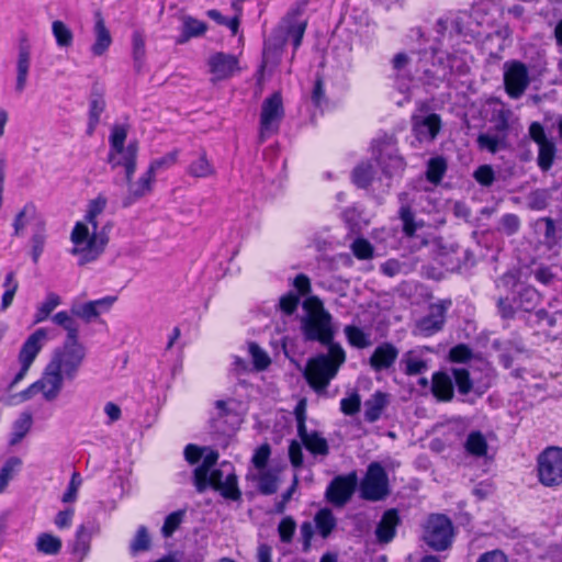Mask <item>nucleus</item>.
Masks as SVG:
<instances>
[{
    "label": "nucleus",
    "instance_id": "f257e3e1",
    "mask_svg": "<svg viewBox=\"0 0 562 562\" xmlns=\"http://www.w3.org/2000/svg\"><path fill=\"white\" fill-rule=\"evenodd\" d=\"M446 44L422 49L419 66L415 69L416 81L423 85L439 87L440 83L450 81L452 76H465L470 71L469 56L465 50L443 49Z\"/></svg>",
    "mask_w": 562,
    "mask_h": 562
},
{
    "label": "nucleus",
    "instance_id": "f03ea898",
    "mask_svg": "<svg viewBox=\"0 0 562 562\" xmlns=\"http://www.w3.org/2000/svg\"><path fill=\"white\" fill-rule=\"evenodd\" d=\"M493 13L479 14L473 7L468 10H450L440 16L435 24V42L440 45L453 48L457 38L462 37L465 42L481 37H488L494 29L492 25Z\"/></svg>",
    "mask_w": 562,
    "mask_h": 562
},
{
    "label": "nucleus",
    "instance_id": "7ed1b4c3",
    "mask_svg": "<svg viewBox=\"0 0 562 562\" xmlns=\"http://www.w3.org/2000/svg\"><path fill=\"white\" fill-rule=\"evenodd\" d=\"M304 314L300 329L305 341H317L323 346H340L334 341L336 328L331 314L317 296H310L302 303Z\"/></svg>",
    "mask_w": 562,
    "mask_h": 562
},
{
    "label": "nucleus",
    "instance_id": "20e7f679",
    "mask_svg": "<svg viewBox=\"0 0 562 562\" xmlns=\"http://www.w3.org/2000/svg\"><path fill=\"white\" fill-rule=\"evenodd\" d=\"M327 349L328 353H318L308 359L303 371L306 382L317 394L326 393L339 367L346 361V352L341 346H330Z\"/></svg>",
    "mask_w": 562,
    "mask_h": 562
},
{
    "label": "nucleus",
    "instance_id": "39448f33",
    "mask_svg": "<svg viewBox=\"0 0 562 562\" xmlns=\"http://www.w3.org/2000/svg\"><path fill=\"white\" fill-rule=\"evenodd\" d=\"M87 358V352L55 348L45 366L43 373L48 384L59 395L65 383L74 382L81 370Z\"/></svg>",
    "mask_w": 562,
    "mask_h": 562
},
{
    "label": "nucleus",
    "instance_id": "423d86ee",
    "mask_svg": "<svg viewBox=\"0 0 562 562\" xmlns=\"http://www.w3.org/2000/svg\"><path fill=\"white\" fill-rule=\"evenodd\" d=\"M496 288L513 295V302L518 311L530 313L541 301V295L537 289L521 283L519 272L515 270H509L501 276L496 281Z\"/></svg>",
    "mask_w": 562,
    "mask_h": 562
},
{
    "label": "nucleus",
    "instance_id": "0eeeda50",
    "mask_svg": "<svg viewBox=\"0 0 562 562\" xmlns=\"http://www.w3.org/2000/svg\"><path fill=\"white\" fill-rule=\"evenodd\" d=\"M453 525L443 514H431L423 528V540L434 551H445L453 541Z\"/></svg>",
    "mask_w": 562,
    "mask_h": 562
},
{
    "label": "nucleus",
    "instance_id": "6e6552de",
    "mask_svg": "<svg viewBox=\"0 0 562 562\" xmlns=\"http://www.w3.org/2000/svg\"><path fill=\"white\" fill-rule=\"evenodd\" d=\"M374 151L376 153V162L382 173L389 179L386 187L390 188V180L400 177L405 169L404 159L397 154L395 139L392 136H384L374 142Z\"/></svg>",
    "mask_w": 562,
    "mask_h": 562
},
{
    "label": "nucleus",
    "instance_id": "1a4fd4ad",
    "mask_svg": "<svg viewBox=\"0 0 562 562\" xmlns=\"http://www.w3.org/2000/svg\"><path fill=\"white\" fill-rule=\"evenodd\" d=\"M359 490L361 498L370 502L382 501L389 496V476L381 463L371 462L369 464Z\"/></svg>",
    "mask_w": 562,
    "mask_h": 562
},
{
    "label": "nucleus",
    "instance_id": "9d476101",
    "mask_svg": "<svg viewBox=\"0 0 562 562\" xmlns=\"http://www.w3.org/2000/svg\"><path fill=\"white\" fill-rule=\"evenodd\" d=\"M284 117V108L280 92H273L266 98L261 104L259 140L263 143L267 138L277 134Z\"/></svg>",
    "mask_w": 562,
    "mask_h": 562
},
{
    "label": "nucleus",
    "instance_id": "9b49d317",
    "mask_svg": "<svg viewBox=\"0 0 562 562\" xmlns=\"http://www.w3.org/2000/svg\"><path fill=\"white\" fill-rule=\"evenodd\" d=\"M539 482L548 487L562 484V448L548 447L537 459Z\"/></svg>",
    "mask_w": 562,
    "mask_h": 562
},
{
    "label": "nucleus",
    "instance_id": "f8f14e48",
    "mask_svg": "<svg viewBox=\"0 0 562 562\" xmlns=\"http://www.w3.org/2000/svg\"><path fill=\"white\" fill-rule=\"evenodd\" d=\"M504 88L513 100L520 99L530 85L529 69L526 64L510 59L503 65Z\"/></svg>",
    "mask_w": 562,
    "mask_h": 562
},
{
    "label": "nucleus",
    "instance_id": "ddd939ff",
    "mask_svg": "<svg viewBox=\"0 0 562 562\" xmlns=\"http://www.w3.org/2000/svg\"><path fill=\"white\" fill-rule=\"evenodd\" d=\"M528 133L530 138L538 145L537 165L542 172L549 171L557 157L555 142L547 136L544 127L539 122H532L529 125Z\"/></svg>",
    "mask_w": 562,
    "mask_h": 562
},
{
    "label": "nucleus",
    "instance_id": "4468645a",
    "mask_svg": "<svg viewBox=\"0 0 562 562\" xmlns=\"http://www.w3.org/2000/svg\"><path fill=\"white\" fill-rule=\"evenodd\" d=\"M452 306L450 299L440 300L428 307V313L416 322V330L425 337L440 331L445 324L448 310Z\"/></svg>",
    "mask_w": 562,
    "mask_h": 562
},
{
    "label": "nucleus",
    "instance_id": "2eb2a0df",
    "mask_svg": "<svg viewBox=\"0 0 562 562\" xmlns=\"http://www.w3.org/2000/svg\"><path fill=\"white\" fill-rule=\"evenodd\" d=\"M356 487L357 474L355 472L346 475H337L330 481L326 488V499L330 504L341 507L350 501Z\"/></svg>",
    "mask_w": 562,
    "mask_h": 562
},
{
    "label": "nucleus",
    "instance_id": "dca6fc26",
    "mask_svg": "<svg viewBox=\"0 0 562 562\" xmlns=\"http://www.w3.org/2000/svg\"><path fill=\"white\" fill-rule=\"evenodd\" d=\"M207 66L212 82L226 80L239 70L238 58L223 52L212 54L207 59Z\"/></svg>",
    "mask_w": 562,
    "mask_h": 562
},
{
    "label": "nucleus",
    "instance_id": "f3484780",
    "mask_svg": "<svg viewBox=\"0 0 562 562\" xmlns=\"http://www.w3.org/2000/svg\"><path fill=\"white\" fill-rule=\"evenodd\" d=\"M441 128L440 116L436 113L413 115L412 132L419 144L434 142Z\"/></svg>",
    "mask_w": 562,
    "mask_h": 562
},
{
    "label": "nucleus",
    "instance_id": "a211bd4d",
    "mask_svg": "<svg viewBox=\"0 0 562 562\" xmlns=\"http://www.w3.org/2000/svg\"><path fill=\"white\" fill-rule=\"evenodd\" d=\"M420 56L422 49L418 52L412 50L409 54L405 52L395 54L391 65L396 77L409 82L416 80L415 69L419 66Z\"/></svg>",
    "mask_w": 562,
    "mask_h": 562
},
{
    "label": "nucleus",
    "instance_id": "6ab92c4d",
    "mask_svg": "<svg viewBox=\"0 0 562 562\" xmlns=\"http://www.w3.org/2000/svg\"><path fill=\"white\" fill-rule=\"evenodd\" d=\"M138 153L137 142H130L122 151H109L108 161L112 169L123 167L125 170V180L130 182L136 170V159Z\"/></svg>",
    "mask_w": 562,
    "mask_h": 562
},
{
    "label": "nucleus",
    "instance_id": "aec40b11",
    "mask_svg": "<svg viewBox=\"0 0 562 562\" xmlns=\"http://www.w3.org/2000/svg\"><path fill=\"white\" fill-rule=\"evenodd\" d=\"M47 329L37 328L21 346L18 355L19 363L32 366L47 340Z\"/></svg>",
    "mask_w": 562,
    "mask_h": 562
},
{
    "label": "nucleus",
    "instance_id": "412c9836",
    "mask_svg": "<svg viewBox=\"0 0 562 562\" xmlns=\"http://www.w3.org/2000/svg\"><path fill=\"white\" fill-rule=\"evenodd\" d=\"M398 357V349L391 342H381L369 358V363L375 372L390 369Z\"/></svg>",
    "mask_w": 562,
    "mask_h": 562
},
{
    "label": "nucleus",
    "instance_id": "4be33fe9",
    "mask_svg": "<svg viewBox=\"0 0 562 562\" xmlns=\"http://www.w3.org/2000/svg\"><path fill=\"white\" fill-rule=\"evenodd\" d=\"M31 66V45L24 36L20 40L18 60H16V82L15 90L18 92L24 91L27 82V76Z\"/></svg>",
    "mask_w": 562,
    "mask_h": 562
},
{
    "label": "nucleus",
    "instance_id": "5701e85b",
    "mask_svg": "<svg viewBox=\"0 0 562 562\" xmlns=\"http://www.w3.org/2000/svg\"><path fill=\"white\" fill-rule=\"evenodd\" d=\"M93 33L94 43L91 46V53L93 56L100 57L108 52L112 44V36L105 26L104 19L100 11L94 13Z\"/></svg>",
    "mask_w": 562,
    "mask_h": 562
},
{
    "label": "nucleus",
    "instance_id": "b1692460",
    "mask_svg": "<svg viewBox=\"0 0 562 562\" xmlns=\"http://www.w3.org/2000/svg\"><path fill=\"white\" fill-rule=\"evenodd\" d=\"M400 522L401 518L396 509L391 508L385 510L375 528V537L378 542H391L396 535V528Z\"/></svg>",
    "mask_w": 562,
    "mask_h": 562
},
{
    "label": "nucleus",
    "instance_id": "393cba45",
    "mask_svg": "<svg viewBox=\"0 0 562 562\" xmlns=\"http://www.w3.org/2000/svg\"><path fill=\"white\" fill-rule=\"evenodd\" d=\"M431 392L434 396L441 402H450L454 396L452 376L449 370L438 371L432 374Z\"/></svg>",
    "mask_w": 562,
    "mask_h": 562
},
{
    "label": "nucleus",
    "instance_id": "a878e982",
    "mask_svg": "<svg viewBox=\"0 0 562 562\" xmlns=\"http://www.w3.org/2000/svg\"><path fill=\"white\" fill-rule=\"evenodd\" d=\"M115 296H105L99 300L89 301L87 303L81 304L78 307H74L71 310V313L82 318L85 322L89 323L93 318L99 316V308L109 310L115 302Z\"/></svg>",
    "mask_w": 562,
    "mask_h": 562
},
{
    "label": "nucleus",
    "instance_id": "bb28decb",
    "mask_svg": "<svg viewBox=\"0 0 562 562\" xmlns=\"http://www.w3.org/2000/svg\"><path fill=\"white\" fill-rule=\"evenodd\" d=\"M424 349H413L405 352L401 359V366L406 375L414 376L428 370L429 361L423 356Z\"/></svg>",
    "mask_w": 562,
    "mask_h": 562
},
{
    "label": "nucleus",
    "instance_id": "cd10ccee",
    "mask_svg": "<svg viewBox=\"0 0 562 562\" xmlns=\"http://www.w3.org/2000/svg\"><path fill=\"white\" fill-rule=\"evenodd\" d=\"M41 393L43 398L46 402H53L55 401L59 395L55 391L54 387H52L50 384H48V381L45 378V374L42 372L41 378L29 385L26 389L21 391L18 396L22 402L31 400L35 394Z\"/></svg>",
    "mask_w": 562,
    "mask_h": 562
},
{
    "label": "nucleus",
    "instance_id": "c85d7f7f",
    "mask_svg": "<svg viewBox=\"0 0 562 562\" xmlns=\"http://www.w3.org/2000/svg\"><path fill=\"white\" fill-rule=\"evenodd\" d=\"M155 181V175L149 169L139 177L136 182L132 180L126 182L128 186V196L124 200L123 205L128 206L135 200L144 196L151 190V184Z\"/></svg>",
    "mask_w": 562,
    "mask_h": 562
},
{
    "label": "nucleus",
    "instance_id": "c756f323",
    "mask_svg": "<svg viewBox=\"0 0 562 562\" xmlns=\"http://www.w3.org/2000/svg\"><path fill=\"white\" fill-rule=\"evenodd\" d=\"M206 30L207 25L205 22L191 15H186L182 21L181 32L176 38V44L182 45L189 42L192 37H200L205 34Z\"/></svg>",
    "mask_w": 562,
    "mask_h": 562
},
{
    "label": "nucleus",
    "instance_id": "7c9ffc66",
    "mask_svg": "<svg viewBox=\"0 0 562 562\" xmlns=\"http://www.w3.org/2000/svg\"><path fill=\"white\" fill-rule=\"evenodd\" d=\"M463 448L468 456L481 459L487 456L488 443L486 437L480 430H472L468 434Z\"/></svg>",
    "mask_w": 562,
    "mask_h": 562
},
{
    "label": "nucleus",
    "instance_id": "2f4dec72",
    "mask_svg": "<svg viewBox=\"0 0 562 562\" xmlns=\"http://www.w3.org/2000/svg\"><path fill=\"white\" fill-rule=\"evenodd\" d=\"M389 404V396L386 393L376 391L364 402V419L368 423H374L380 419L384 408Z\"/></svg>",
    "mask_w": 562,
    "mask_h": 562
},
{
    "label": "nucleus",
    "instance_id": "473e14b6",
    "mask_svg": "<svg viewBox=\"0 0 562 562\" xmlns=\"http://www.w3.org/2000/svg\"><path fill=\"white\" fill-rule=\"evenodd\" d=\"M314 522L317 533L323 539L329 538L333 531L337 528V518L328 507L321 508L316 512Z\"/></svg>",
    "mask_w": 562,
    "mask_h": 562
},
{
    "label": "nucleus",
    "instance_id": "72a5a7b5",
    "mask_svg": "<svg viewBox=\"0 0 562 562\" xmlns=\"http://www.w3.org/2000/svg\"><path fill=\"white\" fill-rule=\"evenodd\" d=\"M302 445L314 456H327L329 453V447L327 440L321 436L318 431L308 432L305 429L304 435L297 432Z\"/></svg>",
    "mask_w": 562,
    "mask_h": 562
},
{
    "label": "nucleus",
    "instance_id": "f704fd0d",
    "mask_svg": "<svg viewBox=\"0 0 562 562\" xmlns=\"http://www.w3.org/2000/svg\"><path fill=\"white\" fill-rule=\"evenodd\" d=\"M498 108H494L492 111L491 123H493V130L502 135H508L509 121L513 115L512 110L502 101L496 100Z\"/></svg>",
    "mask_w": 562,
    "mask_h": 562
},
{
    "label": "nucleus",
    "instance_id": "c9c22d12",
    "mask_svg": "<svg viewBox=\"0 0 562 562\" xmlns=\"http://www.w3.org/2000/svg\"><path fill=\"white\" fill-rule=\"evenodd\" d=\"M132 57L135 72L140 74L146 60L145 36L142 31L136 30L132 34Z\"/></svg>",
    "mask_w": 562,
    "mask_h": 562
},
{
    "label": "nucleus",
    "instance_id": "e433bc0d",
    "mask_svg": "<svg viewBox=\"0 0 562 562\" xmlns=\"http://www.w3.org/2000/svg\"><path fill=\"white\" fill-rule=\"evenodd\" d=\"M187 173L193 178H207L215 173V168L207 159L205 150H201L196 159L189 164Z\"/></svg>",
    "mask_w": 562,
    "mask_h": 562
},
{
    "label": "nucleus",
    "instance_id": "4c0bfd02",
    "mask_svg": "<svg viewBox=\"0 0 562 562\" xmlns=\"http://www.w3.org/2000/svg\"><path fill=\"white\" fill-rule=\"evenodd\" d=\"M36 550L46 555H57L63 548L60 538L48 532H42L37 536L35 542Z\"/></svg>",
    "mask_w": 562,
    "mask_h": 562
},
{
    "label": "nucleus",
    "instance_id": "58836bf2",
    "mask_svg": "<svg viewBox=\"0 0 562 562\" xmlns=\"http://www.w3.org/2000/svg\"><path fill=\"white\" fill-rule=\"evenodd\" d=\"M448 169V164L446 158L442 156H436L430 158L427 161L426 168V179L430 183L437 186L441 182L443 176L446 175Z\"/></svg>",
    "mask_w": 562,
    "mask_h": 562
},
{
    "label": "nucleus",
    "instance_id": "ea45409f",
    "mask_svg": "<svg viewBox=\"0 0 562 562\" xmlns=\"http://www.w3.org/2000/svg\"><path fill=\"white\" fill-rule=\"evenodd\" d=\"M506 135H502L497 132H495V134L487 132L480 134L476 143L480 149L495 154L506 147Z\"/></svg>",
    "mask_w": 562,
    "mask_h": 562
},
{
    "label": "nucleus",
    "instance_id": "a19ab883",
    "mask_svg": "<svg viewBox=\"0 0 562 562\" xmlns=\"http://www.w3.org/2000/svg\"><path fill=\"white\" fill-rule=\"evenodd\" d=\"M220 492L221 496L225 499L239 502L241 499V492L238 487L237 475L228 473L225 480L215 488Z\"/></svg>",
    "mask_w": 562,
    "mask_h": 562
},
{
    "label": "nucleus",
    "instance_id": "79ce46f5",
    "mask_svg": "<svg viewBox=\"0 0 562 562\" xmlns=\"http://www.w3.org/2000/svg\"><path fill=\"white\" fill-rule=\"evenodd\" d=\"M60 296L54 292L47 293L45 300L37 306L34 314L33 324L43 323L48 318L50 313L60 305Z\"/></svg>",
    "mask_w": 562,
    "mask_h": 562
},
{
    "label": "nucleus",
    "instance_id": "37998d69",
    "mask_svg": "<svg viewBox=\"0 0 562 562\" xmlns=\"http://www.w3.org/2000/svg\"><path fill=\"white\" fill-rule=\"evenodd\" d=\"M449 372L450 376H452L453 387H457L460 395H468L473 389V381L469 370L465 368H451Z\"/></svg>",
    "mask_w": 562,
    "mask_h": 562
},
{
    "label": "nucleus",
    "instance_id": "c03bdc74",
    "mask_svg": "<svg viewBox=\"0 0 562 562\" xmlns=\"http://www.w3.org/2000/svg\"><path fill=\"white\" fill-rule=\"evenodd\" d=\"M347 341L351 347L364 349L371 345L370 334L355 325H347L344 328Z\"/></svg>",
    "mask_w": 562,
    "mask_h": 562
},
{
    "label": "nucleus",
    "instance_id": "a18cd8bd",
    "mask_svg": "<svg viewBox=\"0 0 562 562\" xmlns=\"http://www.w3.org/2000/svg\"><path fill=\"white\" fill-rule=\"evenodd\" d=\"M473 9L481 15L493 13L491 18L493 26H495L497 19L503 13L501 0H474Z\"/></svg>",
    "mask_w": 562,
    "mask_h": 562
},
{
    "label": "nucleus",
    "instance_id": "49530a36",
    "mask_svg": "<svg viewBox=\"0 0 562 562\" xmlns=\"http://www.w3.org/2000/svg\"><path fill=\"white\" fill-rule=\"evenodd\" d=\"M400 220L403 223V233L407 237H413L417 229L423 226V223L415 221V215L412 207L403 204L398 210Z\"/></svg>",
    "mask_w": 562,
    "mask_h": 562
},
{
    "label": "nucleus",
    "instance_id": "de8ad7c7",
    "mask_svg": "<svg viewBox=\"0 0 562 562\" xmlns=\"http://www.w3.org/2000/svg\"><path fill=\"white\" fill-rule=\"evenodd\" d=\"M71 254L79 257V266H85L89 262L97 260L102 252L100 248L92 245V243L88 240L85 245L74 246L71 249Z\"/></svg>",
    "mask_w": 562,
    "mask_h": 562
},
{
    "label": "nucleus",
    "instance_id": "09e8293b",
    "mask_svg": "<svg viewBox=\"0 0 562 562\" xmlns=\"http://www.w3.org/2000/svg\"><path fill=\"white\" fill-rule=\"evenodd\" d=\"M373 173L370 162H361L352 171V181L358 188L367 189L373 180Z\"/></svg>",
    "mask_w": 562,
    "mask_h": 562
},
{
    "label": "nucleus",
    "instance_id": "8fccbe9b",
    "mask_svg": "<svg viewBox=\"0 0 562 562\" xmlns=\"http://www.w3.org/2000/svg\"><path fill=\"white\" fill-rule=\"evenodd\" d=\"M33 418L29 412H23L13 424L11 445L20 442L32 427Z\"/></svg>",
    "mask_w": 562,
    "mask_h": 562
},
{
    "label": "nucleus",
    "instance_id": "3c124183",
    "mask_svg": "<svg viewBox=\"0 0 562 562\" xmlns=\"http://www.w3.org/2000/svg\"><path fill=\"white\" fill-rule=\"evenodd\" d=\"M52 32L56 40L57 46L67 48L72 45L74 34L63 21H54L52 24Z\"/></svg>",
    "mask_w": 562,
    "mask_h": 562
},
{
    "label": "nucleus",
    "instance_id": "603ef678",
    "mask_svg": "<svg viewBox=\"0 0 562 562\" xmlns=\"http://www.w3.org/2000/svg\"><path fill=\"white\" fill-rule=\"evenodd\" d=\"M544 225V232H543V238L544 244L552 248L553 246L558 245L560 239L562 238V235L559 234V231L555 225V221L551 217H541L538 220L537 225Z\"/></svg>",
    "mask_w": 562,
    "mask_h": 562
},
{
    "label": "nucleus",
    "instance_id": "864d4df0",
    "mask_svg": "<svg viewBox=\"0 0 562 562\" xmlns=\"http://www.w3.org/2000/svg\"><path fill=\"white\" fill-rule=\"evenodd\" d=\"M186 509H178L170 513L164 521L161 527V535L164 538H170L175 531L180 527L186 517Z\"/></svg>",
    "mask_w": 562,
    "mask_h": 562
},
{
    "label": "nucleus",
    "instance_id": "5fc2aeb1",
    "mask_svg": "<svg viewBox=\"0 0 562 562\" xmlns=\"http://www.w3.org/2000/svg\"><path fill=\"white\" fill-rule=\"evenodd\" d=\"M106 203L108 200L105 196L98 195L88 204V210L85 218L92 226V228H94V231L98 228L97 217L104 211Z\"/></svg>",
    "mask_w": 562,
    "mask_h": 562
},
{
    "label": "nucleus",
    "instance_id": "6e6d98bb",
    "mask_svg": "<svg viewBox=\"0 0 562 562\" xmlns=\"http://www.w3.org/2000/svg\"><path fill=\"white\" fill-rule=\"evenodd\" d=\"M36 207L33 203H26L15 215L13 221V235L20 236L29 223V218L35 215Z\"/></svg>",
    "mask_w": 562,
    "mask_h": 562
},
{
    "label": "nucleus",
    "instance_id": "4d7b16f0",
    "mask_svg": "<svg viewBox=\"0 0 562 562\" xmlns=\"http://www.w3.org/2000/svg\"><path fill=\"white\" fill-rule=\"evenodd\" d=\"M65 330L67 331L66 339L58 348L87 352V348L79 341V328L77 323H74L71 326L65 328Z\"/></svg>",
    "mask_w": 562,
    "mask_h": 562
},
{
    "label": "nucleus",
    "instance_id": "13d9d810",
    "mask_svg": "<svg viewBox=\"0 0 562 562\" xmlns=\"http://www.w3.org/2000/svg\"><path fill=\"white\" fill-rule=\"evenodd\" d=\"M150 547V537L145 526H139L136 535L130 544V551L132 554H137L142 551H147Z\"/></svg>",
    "mask_w": 562,
    "mask_h": 562
},
{
    "label": "nucleus",
    "instance_id": "bf43d9fd",
    "mask_svg": "<svg viewBox=\"0 0 562 562\" xmlns=\"http://www.w3.org/2000/svg\"><path fill=\"white\" fill-rule=\"evenodd\" d=\"M258 491L262 495H272L278 490V477L271 471H263L258 476Z\"/></svg>",
    "mask_w": 562,
    "mask_h": 562
},
{
    "label": "nucleus",
    "instance_id": "052dcab7",
    "mask_svg": "<svg viewBox=\"0 0 562 562\" xmlns=\"http://www.w3.org/2000/svg\"><path fill=\"white\" fill-rule=\"evenodd\" d=\"M127 127L124 125H114L109 137L110 151H122L126 148Z\"/></svg>",
    "mask_w": 562,
    "mask_h": 562
},
{
    "label": "nucleus",
    "instance_id": "680f3d73",
    "mask_svg": "<svg viewBox=\"0 0 562 562\" xmlns=\"http://www.w3.org/2000/svg\"><path fill=\"white\" fill-rule=\"evenodd\" d=\"M497 311L503 319H513L518 311L516 304L513 302V295L506 292V295H501L496 302Z\"/></svg>",
    "mask_w": 562,
    "mask_h": 562
},
{
    "label": "nucleus",
    "instance_id": "e2e57ef3",
    "mask_svg": "<svg viewBox=\"0 0 562 562\" xmlns=\"http://www.w3.org/2000/svg\"><path fill=\"white\" fill-rule=\"evenodd\" d=\"M105 109V101L103 93L99 92L95 88L92 89L89 101V119L100 121L101 114Z\"/></svg>",
    "mask_w": 562,
    "mask_h": 562
},
{
    "label": "nucleus",
    "instance_id": "0e129e2a",
    "mask_svg": "<svg viewBox=\"0 0 562 562\" xmlns=\"http://www.w3.org/2000/svg\"><path fill=\"white\" fill-rule=\"evenodd\" d=\"M550 194L546 189H537L528 195V206L535 211H542L549 204Z\"/></svg>",
    "mask_w": 562,
    "mask_h": 562
},
{
    "label": "nucleus",
    "instance_id": "69168bd1",
    "mask_svg": "<svg viewBox=\"0 0 562 562\" xmlns=\"http://www.w3.org/2000/svg\"><path fill=\"white\" fill-rule=\"evenodd\" d=\"M296 522L291 516L283 517L278 525V532L281 542L290 543L295 533Z\"/></svg>",
    "mask_w": 562,
    "mask_h": 562
},
{
    "label": "nucleus",
    "instance_id": "338daca9",
    "mask_svg": "<svg viewBox=\"0 0 562 562\" xmlns=\"http://www.w3.org/2000/svg\"><path fill=\"white\" fill-rule=\"evenodd\" d=\"M520 225L519 216L513 213L504 214L499 220V229L507 236L518 233Z\"/></svg>",
    "mask_w": 562,
    "mask_h": 562
},
{
    "label": "nucleus",
    "instance_id": "774afa93",
    "mask_svg": "<svg viewBox=\"0 0 562 562\" xmlns=\"http://www.w3.org/2000/svg\"><path fill=\"white\" fill-rule=\"evenodd\" d=\"M353 255L361 260L371 259L373 257V246L364 238H357L351 245Z\"/></svg>",
    "mask_w": 562,
    "mask_h": 562
}]
</instances>
